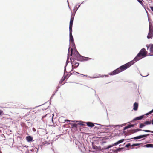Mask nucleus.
I'll list each match as a JSON object with an SVG mask.
<instances>
[{
	"label": "nucleus",
	"mask_w": 153,
	"mask_h": 153,
	"mask_svg": "<svg viewBox=\"0 0 153 153\" xmlns=\"http://www.w3.org/2000/svg\"><path fill=\"white\" fill-rule=\"evenodd\" d=\"M134 63L133 61H131L127 63L118 68L109 74L111 75L117 74L123 71L126 70L130 67Z\"/></svg>",
	"instance_id": "nucleus-1"
},
{
	"label": "nucleus",
	"mask_w": 153,
	"mask_h": 153,
	"mask_svg": "<svg viewBox=\"0 0 153 153\" xmlns=\"http://www.w3.org/2000/svg\"><path fill=\"white\" fill-rule=\"evenodd\" d=\"M134 63L133 61H131L127 63L118 68L109 74L111 75L117 74L123 71L126 70L130 67Z\"/></svg>",
	"instance_id": "nucleus-2"
},
{
	"label": "nucleus",
	"mask_w": 153,
	"mask_h": 153,
	"mask_svg": "<svg viewBox=\"0 0 153 153\" xmlns=\"http://www.w3.org/2000/svg\"><path fill=\"white\" fill-rule=\"evenodd\" d=\"M147 53V52L145 49L144 48L142 49L133 61L135 62L142 58L146 57Z\"/></svg>",
	"instance_id": "nucleus-3"
},
{
	"label": "nucleus",
	"mask_w": 153,
	"mask_h": 153,
	"mask_svg": "<svg viewBox=\"0 0 153 153\" xmlns=\"http://www.w3.org/2000/svg\"><path fill=\"white\" fill-rule=\"evenodd\" d=\"M143 131L146 132H151L153 133V131H150L149 130H142L141 129H134L133 130H130L129 132L133 134L134 133H136L137 132Z\"/></svg>",
	"instance_id": "nucleus-4"
},
{
	"label": "nucleus",
	"mask_w": 153,
	"mask_h": 153,
	"mask_svg": "<svg viewBox=\"0 0 153 153\" xmlns=\"http://www.w3.org/2000/svg\"><path fill=\"white\" fill-rule=\"evenodd\" d=\"M75 52H76V54L79 55V56H80L79 58L80 60L81 61H86L92 59L91 58H90L84 57V56H81L79 54V53L77 51H76Z\"/></svg>",
	"instance_id": "nucleus-5"
},
{
	"label": "nucleus",
	"mask_w": 153,
	"mask_h": 153,
	"mask_svg": "<svg viewBox=\"0 0 153 153\" xmlns=\"http://www.w3.org/2000/svg\"><path fill=\"white\" fill-rule=\"evenodd\" d=\"M153 36V27L149 25V32L147 36L148 39L152 38Z\"/></svg>",
	"instance_id": "nucleus-6"
},
{
	"label": "nucleus",
	"mask_w": 153,
	"mask_h": 153,
	"mask_svg": "<svg viewBox=\"0 0 153 153\" xmlns=\"http://www.w3.org/2000/svg\"><path fill=\"white\" fill-rule=\"evenodd\" d=\"M151 123V121H146L143 123H141L139 127L140 128H141L143 127H145L146 125L150 124Z\"/></svg>",
	"instance_id": "nucleus-7"
},
{
	"label": "nucleus",
	"mask_w": 153,
	"mask_h": 153,
	"mask_svg": "<svg viewBox=\"0 0 153 153\" xmlns=\"http://www.w3.org/2000/svg\"><path fill=\"white\" fill-rule=\"evenodd\" d=\"M74 15L72 14L71 16V18L70 19V25H69V30H72V25L73 22V20L74 18Z\"/></svg>",
	"instance_id": "nucleus-8"
},
{
	"label": "nucleus",
	"mask_w": 153,
	"mask_h": 153,
	"mask_svg": "<svg viewBox=\"0 0 153 153\" xmlns=\"http://www.w3.org/2000/svg\"><path fill=\"white\" fill-rule=\"evenodd\" d=\"M149 134H144L141 135H140L139 136H138L137 137H136L133 138L134 139L136 140V139H139L143 138L146 137L148 136H149Z\"/></svg>",
	"instance_id": "nucleus-9"
},
{
	"label": "nucleus",
	"mask_w": 153,
	"mask_h": 153,
	"mask_svg": "<svg viewBox=\"0 0 153 153\" xmlns=\"http://www.w3.org/2000/svg\"><path fill=\"white\" fill-rule=\"evenodd\" d=\"M72 30H69L70 42L71 43H72L74 42L72 34Z\"/></svg>",
	"instance_id": "nucleus-10"
},
{
	"label": "nucleus",
	"mask_w": 153,
	"mask_h": 153,
	"mask_svg": "<svg viewBox=\"0 0 153 153\" xmlns=\"http://www.w3.org/2000/svg\"><path fill=\"white\" fill-rule=\"evenodd\" d=\"M138 106V104L137 102H135L134 104L133 109L135 111H136L137 110Z\"/></svg>",
	"instance_id": "nucleus-11"
},
{
	"label": "nucleus",
	"mask_w": 153,
	"mask_h": 153,
	"mask_svg": "<svg viewBox=\"0 0 153 153\" xmlns=\"http://www.w3.org/2000/svg\"><path fill=\"white\" fill-rule=\"evenodd\" d=\"M72 66H74V68H76L79 65V63L76 62H74L72 63Z\"/></svg>",
	"instance_id": "nucleus-12"
},
{
	"label": "nucleus",
	"mask_w": 153,
	"mask_h": 153,
	"mask_svg": "<svg viewBox=\"0 0 153 153\" xmlns=\"http://www.w3.org/2000/svg\"><path fill=\"white\" fill-rule=\"evenodd\" d=\"M144 117V116L143 115H142V116H140L138 117H137L135 118L133 120V121H135L137 120H140L142 119Z\"/></svg>",
	"instance_id": "nucleus-13"
},
{
	"label": "nucleus",
	"mask_w": 153,
	"mask_h": 153,
	"mask_svg": "<svg viewBox=\"0 0 153 153\" xmlns=\"http://www.w3.org/2000/svg\"><path fill=\"white\" fill-rule=\"evenodd\" d=\"M124 139H121V140L118 141L117 142L115 143H114V144H113V146H116L117 145H118L119 144L123 142L124 141Z\"/></svg>",
	"instance_id": "nucleus-14"
},
{
	"label": "nucleus",
	"mask_w": 153,
	"mask_h": 153,
	"mask_svg": "<svg viewBox=\"0 0 153 153\" xmlns=\"http://www.w3.org/2000/svg\"><path fill=\"white\" fill-rule=\"evenodd\" d=\"M87 125L89 127H92L94 126V123L91 122H87L86 123Z\"/></svg>",
	"instance_id": "nucleus-15"
},
{
	"label": "nucleus",
	"mask_w": 153,
	"mask_h": 153,
	"mask_svg": "<svg viewBox=\"0 0 153 153\" xmlns=\"http://www.w3.org/2000/svg\"><path fill=\"white\" fill-rule=\"evenodd\" d=\"M33 139L30 136H28L26 138V140L28 142L32 141L33 140Z\"/></svg>",
	"instance_id": "nucleus-16"
},
{
	"label": "nucleus",
	"mask_w": 153,
	"mask_h": 153,
	"mask_svg": "<svg viewBox=\"0 0 153 153\" xmlns=\"http://www.w3.org/2000/svg\"><path fill=\"white\" fill-rule=\"evenodd\" d=\"M150 50L151 53L153 54V44L150 45Z\"/></svg>",
	"instance_id": "nucleus-17"
},
{
	"label": "nucleus",
	"mask_w": 153,
	"mask_h": 153,
	"mask_svg": "<svg viewBox=\"0 0 153 153\" xmlns=\"http://www.w3.org/2000/svg\"><path fill=\"white\" fill-rule=\"evenodd\" d=\"M145 147H152L153 148V144H147L145 145Z\"/></svg>",
	"instance_id": "nucleus-18"
},
{
	"label": "nucleus",
	"mask_w": 153,
	"mask_h": 153,
	"mask_svg": "<svg viewBox=\"0 0 153 153\" xmlns=\"http://www.w3.org/2000/svg\"><path fill=\"white\" fill-rule=\"evenodd\" d=\"M130 126V125H129L127 126H126V127H125L124 130H125L126 129L131 128Z\"/></svg>",
	"instance_id": "nucleus-19"
},
{
	"label": "nucleus",
	"mask_w": 153,
	"mask_h": 153,
	"mask_svg": "<svg viewBox=\"0 0 153 153\" xmlns=\"http://www.w3.org/2000/svg\"><path fill=\"white\" fill-rule=\"evenodd\" d=\"M77 124L76 123L73 124L72 125V128H73L74 127L77 128Z\"/></svg>",
	"instance_id": "nucleus-20"
},
{
	"label": "nucleus",
	"mask_w": 153,
	"mask_h": 153,
	"mask_svg": "<svg viewBox=\"0 0 153 153\" xmlns=\"http://www.w3.org/2000/svg\"><path fill=\"white\" fill-rule=\"evenodd\" d=\"M64 118V117H60L59 119V121L61 122V121L64 122V120L63 121L62 120Z\"/></svg>",
	"instance_id": "nucleus-21"
},
{
	"label": "nucleus",
	"mask_w": 153,
	"mask_h": 153,
	"mask_svg": "<svg viewBox=\"0 0 153 153\" xmlns=\"http://www.w3.org/2000/svg\"><path fill=\"white\" fill-rule=\"evenodd\" d=\"M93 148L96 150H97L98 149V147L95 146H93Z\"/></svg>",
	"instance_id": "nucleus-22"
},
{
	"label": "nucleus",
	"mask_w": 153,
	"mask_h": 153,
	"mask_svg": "<svg viewBox=\"0 0 153 153\" xmlns=\"http://www.w3.org/2000/svg\"><path fill=\"white\" fill-rule=\"evenodd\" d=\"M47 115H48L50 117L51 116V114H46V115L43 116L42 117V118L45 117Z\"/></svg>",
	"instance_id": "nucleus-23"
},
{
	"label": "nucleus",
	"mask_w": 153,
	"mask_h": 153,
	"mask_svg": "<svg viewBox=\"0 0 153 153\" xmlns=\"http://www.w3.org/2000/svg\"><path fill=\"white\" fill-rule=\"evenodd\" d=\"M140 144L139 143H137V144H134L132 145H131L132 146H136L139 145Z\"/></svg>",
	"instance_id": "nucleus-24"
},
{
	"label": "nucleus",
	"mask_w": 153,
	"mask_h": 153,
	"mask_svg": "<svg viewBox=\"0 0 153 153\" xmlns=\"http://www.w3.org/2000/svg\"><path fill=\"white\" fill-rule=\"evenodd\" d=\"M142 5H143V3L142 2L143 0H137Z\"/></svg>",
	"instance_id": "nucleus-25"
},
{
	"label": "nucleus",
	"mask_w": 153,
	"mask_h": 153,
	"mask_svg": "<svg viewBox=\"0 0 153 153\" xmlns=\"http://www.w3.org/2000/svg\"><path fill=\"white\" fill-rule=\"evenodd\" d=\"M4 114L2 110H0V115H2Z\"/></svg>",
	"instance_id": "nucleus-26"
},
{
	"label": "nucleus",
	"mask_w": 153,
	"mask_h": 153,
	"mask_svg": "<svg viewBox=\"0 0 153 153\" xmlns=\"http://www.w3.org/2000/svg\"><path fill=\"white\" fill-rule=\"evenodd\" d=\"M71 121L70 120H64V122H62V121H61V123H64L65 122V121H69V122H70Z\"/></svg>",
	"instance_id": "nucleus-27"
},
{
	"label": "nucleus",
	"mask_w": 153,
	"mask_h": 153,
	"mask_svg": "<svg viewBox=\"0 0 153 153\" xmlns=\"http://www.w3.org/2000/svg\"><path fill=\"white\" fill-rule=\"evenodd\" d=\"M113 146V145H109L106 148V149H109L111 147H112V146Z\"/></svg>",
	"instance_id": "nucleus-28"
},
{
	"label": "nucleus",
	"mask_w": 153,
	"mask_h": 153,
	"mask_svg": "<svg viewBox=\"0 0 153 153\" xmlns=\"http://www.w3.org/2000/svg\"><path fill=\"white\" fill-rule=\"evenodd\" d=\"M153 109L151 111H150L149 112V113H147V114L146 115H148V114H151V113H153Z\"/></svg>",
	"instance_id": "nucleus-29"
},
{
	"label": "nucleus",
	"mask_w": 153,
	"mask_h": 153,
	"mask_svg": "<svg viewBox=\"0 0 153 153\" xmlns=\"http://www.w3.org/2000/svg\"><path fill=\"white\" fill-rule=\"evenodd\" d=\"M131 146L130 144L129 143L126 145V147H129L130 146Z\"/></svg>",
	"instance_id": "nucleus-30"
},
{
	"label": "nucleus",
	"mask_w": 153,
	"mask_h": 153,
	"mask_svg": "<svg viewBox=\"0 0 153 153\" xmlns=\"http://www.w3.org/2000/svg\"><path fill=\"white\" fill-rule=\"evenodd\" d=\"M72 51H73V49L72 48L71 49V53L70 55L71 56L72 55Z\"/></svg>",
	"instance_id": "nucleus-31"
},
{
	"label": "nucleus",
	"mask_w": 153,
	"mask_h": 153,
	"mask_svg": "<svg viewBox=\"0 0 153 153\" xmlns=\"http://www.w3.org/2000/svg\"><path fill=\"white\" fill-rule=\"evenodd\" d=\"M130 126L131 127H133L135 125L134 124H130Z\"/></svg>",
	"instance_id": "nucleus-32"
},
{
	"label": "nucleus",
	"mask_w": 153,
	"mask_h": 153,
	"mask_svg": "<svg viewBox=\"0 0 153 153\" xmlns=\"http://www.w3.org/2000/svg\"><path fill=\"white\" fill-rule=\"evenodd\" d=\"M150 8L151 9L152 11L153 12V7H152V6L150 7Z\"/></svg>",
	"instance_id": "nucleus-33"
},
{
	"label": "nucleus",
	"mask_w": 153,
	"mask_h": 153,
	"mask_svg": "<svg viewBox=\"0 0 153 153\" xmlns=\"http://www.w3.org/2000/svg\"><path fill=\"white\" fill-rule=\"evenodd\" d=\"M54 114H53V116L52 117V120L53 122V116H54Z\"/></svg>",
	"instance_id": "nucleus-34"
},
{
	"label": "nucleus",
	"mask_w": 153,
	"mask_h": 153,
	"mask_svg": "<svg viewBox=\"0 0 153 153\" xmlns=\"http://www.w3.org/2000/svg\"><path fill=\"white\" fill-rule=\"evenodd\" d=\"M152 124L153 125V119L152 120Z\"/></svg>",
	"instance_id": "nucleus-35"
},
{
	"label": "nucleus",
	"mask_w": 153,
	"mask_h": 153,
	"mask_svg": "<svg viewBox=\"0 0 153 153\" xmlns=\"http://www.w3.org/2000/svg\"><path fill=\"white\" fill-rule=\"evenodd\" d=\"M80 125H83V124H80Z\"/></svg>",
	"instance_id": "nucleus-36"
},
{
	"label": "nucleus",
	"mask_w": 153,
	"mask_h": 153,
	"mask_svg": "<svg viewBox=\"0 0 153 153\" xmlns=\"http://www.w3.org/2000/svg\"><path fill=\"white\" fill-rule=\"evenodd\" d=\"M152 135H153V134H152Z\"/></svg>",
	"instance_id": "nucleus-37"
}]
</instances>
